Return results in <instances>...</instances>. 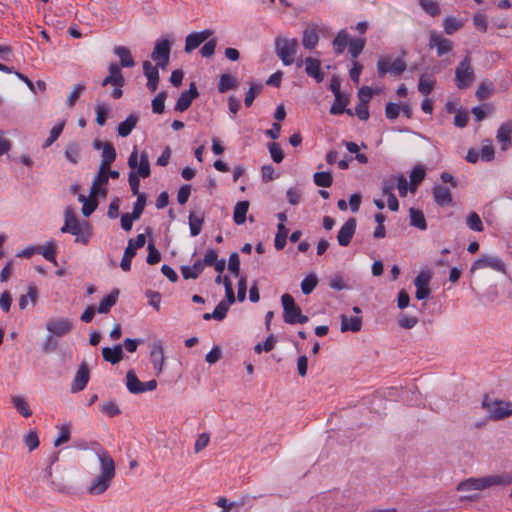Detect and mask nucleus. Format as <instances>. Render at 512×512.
Segmentation results:
<instances>
[{
    "instance_id": "nucleus-49",
    "label": "nucleus",
    "mask_w": 512,
    "mask_h": 512,
    "mask_svg": "<svg viewBox=\"0 0 512 512\" xmlns=\"http://www.w3.org/2000/svg\"><path fill=\"white\" fill-rule=\"evenodd\" d=\"M466 223L467 226L473 231L481 232L484 230V226L480 216L474 211L469 213V215L467 216Z\"/></svg>"
},
{
    "instance_id": "nucleus-9",
    "label": "nucleus",
    "mask_w": 512,
    "mask_h": 512,
    "mask_svg": "<svg viewBox=\"0 0 512 512\" xmlns=\"http://www.w3.org/2000/svg\"><path fill=\"white\" fill-rule=\"evenodd\" d=\"M128 166L132 171L136 170V175H139L141 178H147L150 176V163L148 153L146 151L138 153L136 147H134L128 158Z\"/></svg>"
},
{
    "instance_id": "nucleus-39",
    "label": "nucleus",
    "mask_w": 512,
    "mask_h": 512,
    "mask_svg": "<svg viewBox=\"0 0 512 512\" xmlns=\"http://www.w3.org/2000/svg\"><path fill=\"white\" fill-rule=\"evenodd\" d=\"M12 403L14 408L25 418H28L32 415V411L30 410L27 401L22 396H13Z\"/></svg>"
},
{
    "instance_id": "nucleus-5",
    "label": "nucleus",
    "mask_w": 512,
    "mask_h": 512,
    "mask_svg": "<svg viewBox=\"0 0 512 512\" xmlns=\"http://www.w3.org/2000/svg\"><path fill=\"white\" fill-rule=\"evenodd\" d=\"M297 47L298 42L294 38L277 37L275 39L276 54L284 65H291L294 62Z\"/></svg>"
},
{
    "instance_id": "nucleus-59",
    "label": "nucleus",
    "mask_w": 512,
    "mask_h": 512,
    "mask_svg": "<svg viewBox=\"0 0 512 512\" xmlns=\"http://www.w3.org/2000/svg\"><path fill=\"white\" fill-rule=\"evenodd\" d=\"M228 310L229 303H226L225 300H222L215 307L214 311L211 313V316H213V319L217 321H222L226 317Z\"/></svg>"
},
{
    "instance_id": "nucleus-2",
    "label": "nucleus",
    "mask_w": 512,
    "mask_h": 512,
    "mask_svg": "<svg viewBox=\"0 0 512 512\" xmlns=\"http://www.w3.org/2000/svg\"><path fill=\"white\" fill-rule=\"evenodd\" d=\"M60 231L75 236V242L83 245H87L92 236L91 225L86 221L80 222L70 208L64 212V224Z\"/></svg>"
},
{
    "instance_id": "nucleus-14",
    "label": "nucleus",
    "mask_w": 512,
    "mask_h": 512,
    "mask_svg": "<svg viewBox=\"0 0 512 512\" xmlns=\"http://www.w3.org/2000/svg\"><path fill=\"white\" fill-rule=\"evenodd\" d=\"M213 35V31L205 29L200 32H192L186 36L184 51L186 53L192 52L199 47L203 42L207 41Z\"/></svg>"
},
{
    "instance_id": "nucleus-51",
    "label": "nucleus",
    "mask_w": 512,
    "mask_h": 512,
    "mask_svg": "<svg viewBox=\"0 0 512 512\" xmlns=\"http://www.w3.org/2000/svg\"><path fill=\"white\" fill-rule=\"evenodd\" d=\"M59 429V435L58 437L54 440V446L55 447H58L66 442L69 441L70 439V434H71V430H70V425L69 424H63L61 426L58 427Z\"/></svg>"
},
{
    "instance_id": "nucleus-3",
    "label": "nucleus",
    "mask_w": 512,
    "mask_h": 512,
    "mask_svg": "<svg viewBox=\"0 0 512 512\" xmlns=\"http://www.w3.org/2000/svg\"><path fill=\"white\" fill-rule=\"evenodd\" d=\"M512 484V477L507 472L497 475H487L479 478H469L457 485V491L485 490L492 486H508Z\"/></svg>"
},
{
    "instance_id": "nucleus-60",
    "label": "nucleus",
    "mask_w": 512,
    "mask_h": 512,
    "mask_svg": "<svg viewBox=\"0 0 512 512\" xmlns=\"http://www.w3.org/2000/svg\"><path fill=\"white\" fill-rule=\"evenodd\" d=\"M495 151L490 140H485L481 148V159L486 162H490L494 159Z\"/></svg>"
},
{
    "instance_id": "nucleus-37",
    "label": "nucleus",
    "mask_w": 512,
    "mask_h": 512,
    "mask_svg": "<svg viewBox=\"0 0 512 512\" xmlns=\"http://www.w3.org/2000/svg\"><path fill=\"white\" fill-rule=\"evenodd\" d=\"M237 86V79L235 76L225 73L220 76L218 83V91L224 93Z\"/></svg>"
},
{
    "instance_id": "nucleus-56",
    "label": "nucleus",
    "mask_w": 512,
    "mask_h": 512,
    "mask_svg": "<svg viewBox=\"0 0 512 512\" xmlns=\"http://www.w3.org/2000/svg\"><path fill=\"white\" fill-rule=\"evenodd\" d=\"M263 86L260 83L252 84L249 90L246 92L244 103L247 107H250L257 97V95L261 92Z\"/></svg>"
},
{
    "instance_id": "nucleus-11",
    "label": "nucleus",
    "mask_w": 512,
    "mask_h": 512,
    "mask_svg": "<svg viewBox=\"0 0 512 512\" xmlns=\"http://www.w3.org/2000/svg\"><path fill=\"white\" fill-rule=\"evenodd\" d=\"M171 41L169 39H159L156 41L151 58L161 69H165L170 60Z\"/></svg>"
},
{
    "instance_id": "nucleus-48",
    "label": "nucleus",
    "mask_w": 512,
    "mask_h": 512,
    "mask_svg": "<svg viewBox=\"0 0 512 512\" xmlns=\"http://www.w3.org/2000/svg\"><path fill=\"white\" fill-rule=\"evenodd\" d=\"M29 300L32 304L36 303L37 300V289L34 286L28 288V292L25 295H21L19 298V307L24 310L28 306Z\"/></svg>"
},
{
    "instance_id": "nucleus-17",
    "label": "nucleus",
    "mask_w": 512,
    "mask_h": 512,
    "mask_svg": "<svg viewBox=\"0 0 512 512\" xmlns=\"http://www.w3.org/2000/svg\"><path fill=\"white\" fill-rule=\"evenodd\" d=\"M150 356L153 368L160 374L164 365V349L160 340L154 341L150 346Z\"/></svg>"
},
{
    "instance_id": "nucleus-40",
    "label": "nucleus",
    "mask_w": 512,
    "mask_h": 512,
    "mask_svg": "<svg viewBox=\"0 0 512 512\" xmlns=\"http://www.w3.org/2000/svg\"><path fill=\"white\" fill-rule=\"evenodd\" d=\"M410 223L412 226L420 230H425L427 228L423 212L414 208L410 209Z\"/></svg>"
},
{
    "instance_id": "nucleus-43",
    "label": "nucleus",
    "mask_w": 512,
    "mask_h": 512,
    "mask_svg": "<svg viewBox=\"0 0 512 512\" xmlns=\"http://www.w3.org/2000/svg\"><path fill=\"white\" fill-rule=\"evenodd\" d=\"M136 255V250L132 247L131 243H128L127 247L124 250V254L120 263V267L123 271L131 270V263L133 257Z\"/></svg>"
},
{
    "instance_id": "nucleus-27",
    "label": "nucleus",
    "mask_w": 512,
    "mask_h": 512,
    "mask_svg": "<svg viewBox=\"0 0 512 512\" xmlns=\"http://www.w3.org/2000/svg\"><path fill=\"white\" fill-rule=\"evenodd\" d=\"M116 151L110 142H104L102 150V159L99 167L107 168L115 161Z\"/></svg>"
},
{
    "instance_id": "nucleus-64",
    "label": "nucleus",
    "mask_w": 512,
    "mask_h": 512,
    "mask_svg": "<svg viewBox=\"0 0 512 512\" xmlns=\"http://www.w3.org/2000/svg\"><path fill=\"white\" fill-rule=\"evenodd\" d=\"M268 148L273 161L276 163H281L284 158V155L280 145L276 142H272L268 145Z\"/></svg>"
},
{
    "instance_id": "nucleus-15",
    "label": "nucleus",
    "mask_w": 512,
    "mask_h": 512,
    "mask_svg": "<svg viewBox=\"0 0 512 512\" xmlns=\"http://www.w3.org/2000/svg\"><path fill=\"white\" fill-rule=\"evenodd\" d=\"M107 168L99 167L98 173L95 175L92 186L90 188V195L92 197L101 196L106 197L107 189L104 187L109 180V177L106 174Z\"/></svg>"
},
{
    "instance_id": "nucleus-61",
    "label": "nucleus",
    "mask_w": 512,
    "mask_h": 512,
    "mask_svg": "<svg viewBox=\"0 0 512 512\" xmlns=\"http://www.w3.org/2000/svg\"><path fill=\"white\" fill-rule=\"evenodd\" d=\"M317 285V279L313 275L306 276L301 282V290L303 294H310Z\"/></svg>"
},
{
    "instance_id": "nucleus-18",
    "label": "nucleus",
    "mask_w": 512,
    "mask_h": 512,
    "mask_svg": "<svg viewBox=\"0 0 512 512\" xmlns=\"http://www.w3.org/2000/svg\"><path fill=\"white\" fill-rule=\"evenodd\" d=\"M197 96H198L197 88H196L195 84L192 83L190 85L189 90L184 91L180 94V96L176 102V105L174 107L175 111H178V112L186 111L190 107L192 101Z\"/></svg>"
},
{
    "instance_id": "nucleus-28",
    "label": "nucleus",
    "mask_w": 512,
    "mask_h": 512,
    "mask_svg": "<svg viewBox=\"0 0 512 512\" xmlns=\"http://www.w3.org/2000/svg\"><path fill=\"white\" fill-rule=\"evenodd\" d=\"M138 122V117L134 114H130L124 121L120 122L117 131L119 136L127 137L130 135L132 130L135 128Z\"/></svg>"
},
{
    "instance_id": "nucleus-41",
    "label": "nucleus",
    "mask_w": 512,
    "mask_h": 512,
    "mask_svg": "<svg viewBox=\"0 0 512 512\" xmlns=\"http://www.w3.org/2000/svg\"><path fill=\"white\" fill-rule=\"evenodd\" d=\"M346 105H347V99L344 98L342 95H336L335 102L333 103V105L330 108V113L336 115V114H342L343 112H346L347 114L352 115L351 109H345Z\"/></svg>"
},
{
    "instance_id": "nucleus-53",
    "label": "nucleus",
    "mask_w": 512,
    "mask_h": 512,
    "mask_svg": "<svg viewBox=\"0 0 512 512\" xmlns=\"http://www.w3.org/2000/svg\"><path fill=\"white\" fill-rule=\"evenodd\" d=\"M167 98V93L162 91L158 93L154 99L152 100V110L156 114H161L165 108V100Z\"/></svg>"
},
{
    "instance_id": "nucleus-12",
    "label": "nucleus",
    "mask_w": 512,
    "mask_h": 512,
    "mask_svg": "<svg viewBox=\"0 0 512 512\" xmlns=\"http://www.w3.org/2000/svg\"><path fill=\"white\" fill-rule=\"evenodd\" d=\"M380 90H373L368 86H363L358 91L359 104L355 107L354 113L360 120H367L369 118L368 103L375 93H379Z\"/></svg>"
},
{
    "instance_id": "nucleus-24",
    "label": "nucleus",
    "mask_w": 512,
    "mask_h": 512,
    "mask_svg": "<svg viewBox=\"0 0 512 512\" xmlns=\"http://www.w3.org/2000/svg\"><path fill=\"white\" fill-rule=\"evenodd\" d=\"M435 202L439 206H448L452 203V194L449 188L437 185L433 188Z\"/></svg>"
},
{
    "instance_id": "nucleus-47",
    "label": "nucleus",
    "mask_w": 512,
    "mask_h": 512,
    "mask_svg": "<svg viewBox=\"0 0 512 512\" xmlns=\"http://www.w3.org/2000/svg\"><path fill=\"white\" fill-rule=\"evenodd\" d=\"M421 8L430 16H438L441 12L439 4L434 0H419Z\"/></svg>"
},
{
    "instance_id": "nucleus-6",
    "label": "nucleus",
    "mask_w": 512,
    "mask_h": 512,
    "mask_svg": "<svg viewBox=\"0 0 512 512\" xmlns=\"http://www.w3.org/2000/svg\"><path fill=\"white\" fill-rule=\"evenodd\" d=\"M102 86L112 85L113 91L111 93V97L114 99H119L123 95V86L125 85V78L123 73L119 67V65L115 63H111L108 67V75L102 80Z\"/></svg>"
},
{
    "instance_id": "nucleus-34",
    "label": "nucleus",
    "mask_w": 512,
    "mask_h": 512,
    "mask_svg": "<svg viewBox=\"0 0 512 512\" xmlns=\"http://www.w3.org/2000/svg\"><path fill=\"white\" fill-rule=\"evenodd\" d=\"M203 222L204 217L202 214H196L193 212L189 214V228L192 237H195L200 234Z\"/></svg>"
},
{
    "instance_id": "nucleus-23",
    "label": "nucleus",
    "mask_w": 512,
    "mask_h": 512,
    "mask_svg": "<svg viewBox=\"0 0 512 512\" xmlns=\"http://www.w3.org/2000/svg\"><path fill=\"white\" fill-rule=\"evenodd\" d=\"M305 63V71L308 76L314 78L317 83L323 81L324 76L321 72V63L318 59L307 57L304 61Z\"/></svg>"
},
{
    "instance_id": "nucleus-54",
    "label": "nucleus",
    "mask_w": 512,
    "mask_h": 512,
    "mask_svg": "<svg viewBox=\"0 0 512 512\" xmlns=\"http://www.w3.org/2000/svg\"><path fill=\"white\" fill-rule=\"evenodd\" d=\"M314 183L320 187H330L332 184V176L329 172H317L313 176Z\"/></svg>"
},
{
    "instance_id": "nucleus-42",
    "label": "nucleus",
    "mask_w": 512,
    "mask_h": 512,
    "mask_svg": "<svg viewBox=\"0 0 512 512\" xmlns=\"http://www.w3.org/2000/svg\"><path fill=\"white\" fill-rule=\"evenodd\" d=\"M319 37L315 29H306L303 32L302 44L306 49H313L318 43Z\"/></svg>"
},
{
    "instance_id": "nucleus-25",
    "label": "nucleus",
    "mask_w": 512,
    "mask_h": 512,
    "mask_svg": "<svg viewBox=\"0 0 512 512\" xmlns=\"http://www.w3.org/2000/svg\"><path fill=\"white\" fill-rule=\"evenodd\" d=\"M102 356L105 361L111 364L119 363L123 358V350L121 345H115L114 347H104L102 349Z\"/></svg>"
},
{
    "instance_id": "nucleus-32",
    "label": "nucleus",
    "mask_w": 512,
    "mask_h": 512,
    "mask_svg": "<svg viewBox=\"0 0 512 512\" xmlns=\"http://www.w3.org/2000/svg\"><path fill=\"white\" fill-rule=\"evenodd\" d=\"M119 295V291L117 289L113 290L109 295L104 297L98 306V313L105 314L110 311V309L116 304L117 298Z\"/></svg>"
},
{
    "instance_id": "nucleus-63",
    "label": "nucleus",
    "mask_w": 512,
    "mask_h": 512,
    "mask_svg": "<svg viewBox=\"0 0 512 512\" xmlns=\"http://www.w3.org/2000/svg\"><path fill=\"white\" fill-rule=\"evenodd\" d=\"M85 90V86L82 85V84H76L74 87H73V90L71 91V93L69 94V96L67 97V100H66V104L69 106V107H73L76 103V101L78 100V98L80 97L81 93Z\"/></svg>"
},
{
    "instance_id": "nucleus-1",
    "label": "nucleus",
    "mask_w": 512,
    "mask_h": 512,
    "mask_svg": "<svg viewBox=\"0 0 512 512\" xmlns=\"http://www.w3.org/2000/svg\"><path fill=\"white\" fill-rule=\"evenodd\" d=\"M95 453L100 462V473L92 480L88 492L91 495H100L108 489L115 476V463L106 450L99 448Z\"/></svg>"
},
{
    "instance_id": "nucleus-13",
    "label": "nucleus",
    "mask_w": 512,
    "mask_h": 512,
    "mask_svg": "<svg viewBox=\"0 0 512 512\" xmlns=\"http://www.w3.org/2000/svg\"><path fill=\"white\" fill-rule=\"evenodd\" d=\"M484 268H491L495 271L506 273V266L501 258L497 256H488L483 255L479 259H477L472 267L471 272H474L475 270L484 269Z\"/></svg>"
},
{
    "instance_id": "nucleus-44",
    "label": "nucleus",
    "mask_w": 512,
    "mask_h": 512,
    "mask_svg": "<svg viewBox=\"0 0 512 512\" xmlns=\"http://www.w3.org/2000/svg\"><path fill=\"white\" fill-rule=\"evenodd\" d=\"M40 253L47 261L56 264V243L54 241H48L40 247Z\"/></svg>"
},
{
    "instance_id": "nucleus-21",
    "label": "nucleus",
    "mask_w": 512,
    "mask_h": 512,
    "mask_svg": "<svg viewBox=\"0 0 512 512\" xmlns=\"http://www.w3.org/2000/svg\"><path fill=\"white\" fill-rule=\"evenodd\" d=\"M429 46L437 49L438 56H443L452 50V41L436 33H431Z\"/></svg>"
},
{
    "instance_id": "nucleus-46",
    "label": "nucleus",
    "mask_w": 512,
    "mask_h": 512,
    "mask_svg": "<svg viewBox=\"0 0 512 512\" xmlns=\"http://www.w3.org/2000/svg\"><path fill=\"white\" fill-rule=\"evenodd\" d=\"M64 126H65V122H60L57 125L53 126L52 129L50 130V135L43 143L42 148L45 149V148H48L49 146H51L61 135V133L64 129Z\"/></svg>"
},
{
    "instance_id": "nucleus-31",
    "label": "nucleus",
    "mask_w": 512,
    "mask_h": 512,
    "mask_svg": "<svg viewBox=\"0 0 512 512\" xmlns=\"http://www.w3.org/2000/svg\"><path fill=\"white\" fill-rule=\"evenodd\" d=\"M203 269V262L198 260L192 266H182L181 273L184 279H196L202 273Z\"/></svg>"
},
{
    "instance_id": "nucleus-16",
    "label": "nucleus",
    "mask_w": 512,
    "mask_h": 512,
    "mask_svg": "<svg viewBox=\"0 0 512 512\" xmlns=\"http://www.w3.org/2000/svg\"><path fill=\"white\" fill-rule=\"evenodd\" d=\"M46 329L53 335L62 337L72 329V322L69 319H52L46 324Z\"/></svg>"
},
{
    "instance_id": "nucleus-52",
    "label": "nucleus",
    "mask_w": 512,
    "mask_h": 512,
    "mask_svg": "<svg viewBox=\"0 0 512 512\" xmlns=\"http://www.w3.org/2000/svg\"><path fill=\"white\" fill-rule=\"evenodd\" d=\"M100 411L107 417H114L121 413L118 405L113 401L104 402L99 406Z\"/></svg>"
},
{
    "instance_id": "nucleus-26",
    "label": "nucleus",
    "mask_w": 512,
    "mask_h": 512,
    "mask_svg": "<svg viewBox=\"0 0 512 512\" xmlns=\"http://www.w3.org/2000/svg\"><path fill=\"white\" fill-rule=\"evenodd\" d=\"M114 53L119 57L121 67L130 68L135 65V61L127 47L116 46L114 48Z\"/></svg>"
},
{
    "instance_id": "nucleus-57",
    "label": "nucleus",
    "mask_w": 512,
    "mask_h": 512,
    "mask_svg": "<svg viewBox=\"0 0 512 512\" xmlns=\"http://www.w3.org/2000/svg\"><path fill=\"white\" fill-rule=\"evenodd\" d=\"M287 241V230L284 224H278V232L275 237V248L277 250H282Z\"/></svg>"
},
{
    "instance_id": "nucleus-36",
    "label": "nucleus",
    "mask_w": 512,
    "mask_h": 512,
    "mask_svg": "<svg viewBox=\"0 0 512 512\" xmlns=\"http://www.w3.org/2000/svg\"><path fill=\"white\" fill-rule=\"evenodd\" d=\"M348 45L350 48L352 47V42H349L348 34L345 31H340L333 41L335 53H342Z\"/></svg>"
},
{
    "instance_id": "nucleus-55",
    "label": "nucleus",
    "mask_w": 512,
    "mask_h": 512,
    "mask_svg": "<svg viewBox=\"0 0 512 512\" xmlns=\"http://www.w3.org/2000/svg\"><path fill=\"white\" fill-rule=\"evenodd\" d=\"M492 90L493 84L491 82L484 81L480 83V85L478 86L475 95L479 100H485L489 98V96L492 93Z\"/></svg>"
},
{
    "instance_id": "nucleus-19",
    "label": "nucleus",
    "mask_w": 512,
    "mask_h": 512,
    "mask_svg": "<svg viewBox=\"0 0 512 512\" xmlns=\"http://www.w3.org/2000/svg\"><path fill=\"white\" fill-rule=\"evenodd\" d=\"M512 121L508 120L504 122L497 130L496 138L498 142L501 144V149L503 151L508 150L512 147Z\"/></svg>"
},
{
    "instance_id": "nucleus-38",
    "label": "nucleus",
    "mask_w": 512,
    "mask_h": 512,
    "mask_svg": "<svg viewBox=\"0 0 512 512\" xmlns=\"http://www.w3.org/2000/svg\"><path fill=\"white\" fill-rule=\"evenodd\" d=\"M126 386L130 393L140 394L143 382H141L133 371H128L126 375Z\"/></svg>"
},
{
    "instance_id": "nucleus-22",
    "label": "nucleus",
    "mask_w": 512,
    "mask_h": 512,
    "mask_svg": "<svg viewBox=\"0 0 512 512\" xmlns=\"http://www.w3.org/2000/svg\"><path fill=\"white\" fill-rule=\"evenodd\" d=\"M89 381V369L87 364L80 365L71 386L72 392H79L85 389Z\"/></svg>"
},
{
    "instance_id": "nucleus-30",
    "label": "nucleus",
    "mask_w": 512,
    "mask_h": 512,
    "mask_svg": "<svg viewBox=\"0 0 512 512\" xmlns=\"http://www.w3.org/2000/svg\"><path fill=\"white\" fill-rule=\"evenodd\" d=\"M339 245L347 246L352 240V218L348 219L338 232Z\"/></svg>"
},
{
    "instance_id": "nucleus-33",
    "label": "nucleus",
    "mask_w": 512,
    "mask_h": 512,
    "mask_svg": "<svg viewBox=\"0 0 512 512\" xmlns=\"http://www.w3.org/2000/svg\"><path fill=\"white\" fill-rule=\"evenodd\" d=\"M65 158L72 164H77L80 159L81 146L78 142H70L65 148Z\"/></svg>"
},
{
    "instance_id": "nucleus-7",
    "label": "nucleus",
    "mask_w": 512,
    "mask_h": 512,
    "mask_svg": "<svg viewBox=\"0 0 512 512\" xmlns=\"http://www.w3.org/2000/svg\"><path fill=\"white\" fill-rule=\"evenodd\" d=\"M475 80V73L471 65V58L467 55L456 67L455 84L458 89L469 88Z\"/></svg>"
},
{
    "instance_id": "nucleus-35",
    "label": "nucleus",
    "mask_w": 512,
    "mask_h": 512,
    "mask_svg": "<svg viewBox=\"0 0 512 512\" xmlns=\"http://www.w3.org/2000/svg\"><path fill=\"white\" fill-rule=\"evenodd\" d=\"M435 83H436V81L434 78L428 77L426 74H422L419 77V81H418V91L421 94L427 96L434 89Z\"/></svg>"
},
{
    "instance_id": "nucleus-50",
    "label": "nucleus",
    "mask_w": 512,
    "mask_h": 512,
    "mask_svg": "<svg viewBox=\"0 0 512 512\" xmlns=\"http://www.w3.org/2000/svg\"><path fill=\"white\" fill-rule=\"evenodd\" d=\"M95 112L97 124L99 126H103L106 123L108 113L110 112V106L105 103L97 104Z\"/></svg>"
},
{
    "instance_id": "nucleus-62",
    "label": "nucleus",
    "mask_w": 512,
    "mask_h": 512,
    "mask_svg": "<svg viewBox=\"0 0 512 512\" xmlns=\"http://www.w3.org/2000/svg\"><path fill=\"white\" fill-rule=\"evenodd\" d=\"M145 205H146V196L144 193L142 194H139L137 196V200L136 202L134 203V206H133V211H132V215H134V218H140L143 211H144V208H145Z\"/></svg>"
},
{
    "instance_id": "nucleus-20",
    "label": "nucleus",
    "mask_w": 512,
    "mask_h": 512,
    "mask_svg": "<svg viewBox=\"0 0 512 512\" xmlns=\"http://www.w3.org/2000/svg\"><path fill=\"white\" fill-rule=\"evenodd\" d=\"M144 75L147 78V88L151 92H155L159 83V71L158 66H153L150 61L143 62Z\"/></svg>"
},
{
    "instance_id": "nucleus-4",
    "label": "nucleus",
    "mask_w": 512,
    "mask_h": 512,
    "mask_svg": "<svg viewBox=\"0 0 512 512\" xmlns=\"http://www.w3.org/2000/svg\"><path fill=\"white\" fill-rule=\"evenodd\" d=\"M283 306V319L287 324H305L308 322V316L302 314L299 306L296 305L294 298L285 293L281 296Z\"/></svg>"
},
{
    "instance_id": "nucleus-8",
    "label": "nucleus",
    "mask_w": 512,
    "mask_h": 512,
    "mask_svg": "<svg viewBox=\"0 0 512 512\" xmlns=\"http://www.w3.org/2000/svg\"><path fill=\"white\" fill-rule=\"evenodd\" d=\"M482 406L493 420H501L512 415L510 403L502 400L491 399L486 396L483 399Z\"/></svg>"
},
{
    "instance_id": "nucleus-45",
    "label": "nucleus",
    "mask_w": 512,
    "mask_h": 512,
    "mask_svg": "<svg viewBox=\"0 0 512 512\" xmlns=\"http://www.w3.org/2000/svg\"><path fill=\"white\" fill-rule=\"evenodd\" d=\"M425 170L422 166H415L410 173L411 190L415 191L416 187L424 180Z\"/></svg>"
},
{
    "instance_id": "nucleus-10",
    "label": "nucleus",
    "mask_w": 512,
    "mask_h": 512,
    "mask_svg": "<svg viewBox=\"0 0 512 512\" xmlns=\"http://www.w3.org/2000/svg\"><path fill=\"white\" fill-rule=\"evenodd\" d=\"M406 66V62L402 58H396L392 61L390 56H384L377 62V73L380 78H383L387 73L399 76L406 70Z\"/></svg>"
},
{
    "instance_id": "nucleus-58",
    "label": "nucleus",
    "mask_w": 512,
    "mask_h": 512,
    "mask_svg": "<svg viewBox=\"0 0 512 512\" xmlns=\"http://www.w3.org/2000/svg\"><path fill=\"white\" fill-rule=\"evenodd\" d=\"M444 30L448 35L453 34L457 30H459L462 26V23L454 17H446L443 21Z\"/></svg>"
},
{
    "instance_id": "nucleus-29",
    "label": "nucleus",
    "mask_w": 512,
    "mask_h": 512,
    "mask_svg": "<svg viewBox=\"0 0 512 512\" xmlns=\"http://www.w3.org/2000/svg\"><path fill=\"white\" fill-rule=\"evenodd\" d=\"M248 209V201L244 200L236 203L233 211V220L237 225H242L245 223Z\"/></svg>"
}]
</instances>
